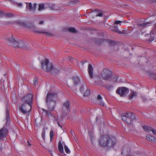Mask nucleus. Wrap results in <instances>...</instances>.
<instances>
[{
	"instance_id": "nucleus-39",
	"label": "nucleus",
	"mask_w": 156,
	"mask_h": 156,
	"mask_svg": "<svg viewBox=\"0 0 156 156\" xmlns=\"http://www.w3.org/2000/svg\"><path fill=\"white\" fill-rule=\"evenodd\" d=\"M42 136L43 139H44L45 137V132L44 130L42 132Z\"/></svg>"
},
{
	"instance_id": "nucleus-16",
	"label": "nucleus",
	"mask_w": 156,
	"mask_h": 156,
	"mask_svg": "<svg viewBox=\"0 0 156 156\" xmlns=\"http://www.w3.org/2000/svg\"><path fill=\"white\" fill-rule=\"evenodd\" d=\"M88 73L90 78L92 79L93 78V68L91 64H89L88 67Z\"/></svg>"
},
{
	"instance_id": "nucleus-50",
	"label": "nucleus",
	"mask_w": 156,
	"mask_h": 156,
	"mask_svg": "<svg viewBox=\"0 0 156 156\" xmlns=\"http://www.w3.org/2000/svg\"><path fill=\"white\" fill-rule=\"evenodd\" d=\"M128 156H135L131 154V155H129Z\"/></svg>"
},
{
	"instance_id": "nucleus-6",
	"label": "nucleus",
	"mask_w": 156,
	"mask_h": 156,
	"mask_svg": "<svg viewBox=\"0 0 156 156\" xmlns=\"http://www.w3.org/2000/svg\"><path fill=\"white\" fill-rule=\"evenodd\" d=\"M22 103H24L28 105H32L33 102V95L31 94L26 95L21 99Z\"/></svg>"
},
{
	"instance_id": "nucleus-29",
	"label": "nucleus",
	"mask_w": 156,
	"mask_h": 156,
	"mask_svg": "<svg viewBox=\"0 0 156 156\" xmlns=\"http://www.w3.org/2000/svg\"><path fill=\"white\" fill-rule=\"evenodd\" d=\"M64 147L66 152L67 154H70V151L67 146L66 145H64Z\"/></svg>"
},
{
	"instance_id": "nucleus-25",
	"label": "nucleus",
	"mask_w": 156,
	"mask_h": 156,
	"mask_svg": "<svg viewBox=\"0 0 156 156\" xmlns=\"http://www.w3.org/2000/svg\"><path fill=\"white\" fill-rule=\"evenodd\" d=\"M143 129L146 131L149 132L151 131L152 127L147 126H142Z\"/></svg>"
},
{
	"instance_id": "nucleus-21",
	"label": "nucleus",
	"mask_w": 156,
	"mask_h": 156,
	"mask_svg": "<svg viewBox=\"0 0 156 156\" xmlns=\"http://www.w3.org/2000/svg\"><path fill=\"white\" fill-rule=\"evenodd\" d=\"M146 139L147 140L151 142H154L155 141V138L154 137L149 135H147Z\"/></svg>"
},
{
	"instance_id": "nucleus-31",
	"label": "nucleus",
	"mask_w": 156,
	"mask_h": 156,
	"mask_svg": "<svg viewBox=\"0 0 156 156\" xmlns=\"http://www.w3.org/2000/svg\"><path fill=\"white\" fill-rule=\"evenodd\" d=\"M150 76L151 77L156 80V74L152 73L150 74Z\"/></svg>"
},
{
	"instance_id": "nucleus-4",
	"label": "nucleus",
	"mask_w": 156,
	"mask_h": 156,
	"mask_svg": "<svg viewBox=\"0 0 156 156\" xmlns=\"http://www.w3.org/2000/svg\"><path fill=\"white\" fill-rule=\"evenodd\" d=\"M12 37L8 38L7 40L11 44H12L15 48H23L24 47V44L23 42L21 40H19L18 41H15L13 36L12 35Z\"/></svg>"
},
{
	"instance_id": "nucleus-42",
	"label": "nucleus",
	"mask_w": 156,
	"mask_h": 156,
	"mask_svg": "<svg viewBox=\"0 0 156 156\" xmlns=\"http://www.w3.org/2000/svg\"><path fill=\"white\" fill-rule=\"evenodd\" d=\"M44 21L43 20H41L39 22V25H43L44 24Z\"/></svg>"
},
{
	"instance_id": "nucleus-23",
	"label": "nucleus",
	"mask_w": 156,
	"mask_h": 156,
	"mask_svg": "<svg viewBox=\"0 0 156 156\" xmlns=\"http://www.w3.org/2000/svg\"><path fill=\"white\" fill-rule=\"evenodd\" d=\"M136 92L133 91H131L129 94V99H132L133 98H135L136 96Z\"/></svg>"
},
{
	"instance_id": "nucleus-52",
	"label": "nucleus",
	"mask_w": 156,
	"mask_h": 156,
	"mask_svg": "<svg viewBox=\"0 0 156 156\" xmlns=\"http://www.w3.org/2000/svg\"><path fill=\"white\" fill-rule=\"evenodd\" d=\"M119 82H122V81H121V79L119 81Z\"/></svg>"
},
{
	"instance_id": "nucleus-54",
	"label": "nucleus",
	"mask_w": 156,
	"mask_h": 156,
	"mask_svg": "<svg viewBox=\"0 0 156 156\" xmlns=\"http://www.w3.org/2000/svg\"><path fill=\"white\" fill-rule=\"evenodd\" d=\"M154 26L155 27V28H156V23L155 24Z\"/></svg>"
},
{
	"instance_id": "nucleus-18",
	"label": "nucleus",
	"mask_w": 156,
	"mask_h": 156,
	"mask_svg": "<svg viewBox=\"0 0 156 156\" xmlns=\"http://www.w3.org/2000/svg\"><path fill=\"white\" fill-rule=\"evenodd\" d=\"M60 69L58 67L53 66V67L50 73L53 75H55L58 73Z\"/></svg>"
},
{
	"instance_id": "nucleus-40",
	"label": "nucleus",
	"mask_w": 156,
	"mask_h": 156,
	"mask_svg": "<svg viewBox=\"0 0 156 156\" xmlns=\"http://www.w3.org/2000/svg\"><path fill=\"white\" fill-rule=\"evenodd\" d=\"M6 16L8 17H10L14 16L12 14L9 13L6 14Z\"/></svg>"
},
{
	"instance_id": "nucleus-41",
	"label": "nucleus",
	"mask_w": 156,
	"mask_h": 156,
	"mask_svg": "<svg viewBox=\"0 0 156 156\" xmlns=\"http://www.w3.org/2000/svg\"><path fill=\"white\" fill-rule=\"evenodd\" d=\"M151 131L154 134L156 135V130L153 129L152 128Z\"/></svg>"
},
{
	"instance_id": "nucleus-9",
	"label": "nucleus",
	"mask_w": 156,
	"mask_h": 156,
	"mask_svg": "<svg viewBox=\"0 0 156 156\" xmlns=\"http://www.w3.org/2000/svg\"><path fill=\"white\" fill-rule=\"evenodd\" d=\"M8 125L7 122L3 127L0 129V139H2L8 134Z\"/></svg>"
},
{
	"instance_id": "nucleus-48",
	"label": "nucleus",
	"mask_w": 156,
	"mask_h": 156,
	"mask_svg": "<svg viewBox=\"0 0 156 156\" xmlns=\"http://www.w3.org/2000/svg\"><path fill=\"white\" fill-rule=\"evenodd\" d=\"M112 87H112V86H111V87H107V89H108V90H109L110 89H111V88H112Z\"/></svg>"
},
{
	"instance_id": "nucleus-22",
	"label": "nucleus",
	"mask_w": 156,
	"mask_h": 156,
	"mask_svg": "<svg viewBox=\"0 0 156 156\" xmlns=\"http://www.w3.org/2000/svg\"><path fill=\"white\" fill-rule=\"evenodd\" d=\"M58 149L59 151L62 154H64L63 144L61 143V142H59L58 143Z\"/></svg>"
},
{
	"instance_id": "nucleus-38",
	"label": "nucleus",
	"mask_w": 156,
	"mask_h": 156,
	"mask_svg": "<svg viewBox=\"0 0 156 156\" xmlns=\"http://www.w3.org/2000/svg\"><path fill=\"white\" fill-rule=\"evenodd\" d=\"M102 14L103 13L101 11H100V12L99 13H97L96 15V16L101 17L102 16Z\"/></svg>"
},
{
	"instance_id": "nucleus-43",
	"label": "nucleus",
	"mask_w": 156,
	"mask_h": 156,
	"mask_svg": "<svg viewBox=\"0 0 156 156\" xmlns=\"http://www.w3.org/2000/svg\"><path fill=\"white\" fill-rule=\"evenodd\" d=\"M17 5L19 6V7H21L22 6V3H17Z\"/></svg>"
},
{
	"instance_id": "nucleus-56",
	"label": "nucleus",
	"mask_w": 156,
	"mask_h": 156,
	"mask_svg": "<svg viewBox=\"0 0 156 156\" xmlns=\"http://www.w3.org/2000/svg\"><path fill=\"white\" fill-rule=\"evenodd\" d=\"M133 114V113H132L131 114V115H132Z\"/></svg>"
},
{
	"instance_id": "nucleus-15",
	"label": "nucleus",
	"mask_w": 156,
	"mask_h": 156,
	"mask_svg": "<svg viewBox=\"0 0 156 156\" xmlns=\"http://www.w3.org/2000/svg\"><path fill=\"white\" fill-rule=\"evenodd\" d=\"M43 110L45 112L47 115L49 117L53 119V120L57 122L58 121V117L55 115H53L50 112L48 111L43 109Z\"/></svg>"
},
{
	"instance_id": "nucleus-7",
	"label": "nucleus",
	"mask_w": 156,
	"mask_h": 156,
	"mask_svg": "<svg viewBox=\"0 0 156 156\" xmlns=\"http://www.w3.org/2000/svg\"><path fill=\"white\" fill-rule=\"evenodd\" d=\"M108 135H105L102 136L100 138L99 140V143L101 146L103 147H108Z\"/></svg>"
},
{
	"instance_id": "nucleus-24",
	"label": "nucleus",
	"mask_w": 156,
	"mask_h": 156,
	"mask_svg": "<svg viewBox=\"0 0 156 156\" xmlns=\"http://www.w3.org/2000/svg\"><path fill=\"white\" fill-rule=\"evenodd\" d=\"M151 23V22H147L142 23H140L138 24L139 26H142L143 27H145L146 26H149Z\"/></svg>"
},
{
	"instance_id": "nucleus-1",
	"label": "nucleus",
	"mask_w": 156,
	"mask_h": 156,
	"mask_svg": "<svg viewBox=\"0 0 156 156\" xmlns=\"http://www.w3.org/2000/svg\"><path fill=\"white\" fill-rule=\"evenodd\" d=\"M58 95L55 92H48L47 94L45 102L49 111H52L56 106Z\"/></svg>"
},
{
	"instance_id": "nucleus-27",
	"label": "nucleus",
	"mask_w": 156,
	"mask_h": 156,
	"mask_svg": "<svg viewBox=\"0 0 156 156\" xmlns=\"http://www.w3.org/2000/svg\"><path fill=\"white\" fill-rule=\"evenodd\" d=\"M6 123L7 122V124L9 126V123H8V122L9 121L10 119H9V112L8 110H6Z\"/></svg>"
},
{
	"instance_id": "nucleus-51",
	"label": "nucleus",
	"mask_w": 156,
	"mask_h": 156,
	"mask_svg": "<svg viewBox=\"0 0 156 156\" xmlns=\"http://www.w3.org/2000/svg\"><path fill=\"white\" fill-rule=\"evenodd\" d=\"M128 149H129V153L130 151V148H129Z\"/></svg>"
},
{
	"instance_id": "nucleus-20",
	"label": "nucleus",
	"mask_w": 156,
	"mask_h": 156,
	"mask_svg": "<svg viewBox=\"0 0 156 156\" xmlns=\"http://www.w3.org/2000/svg\"><path fill=\"white\" fill-rule=\"evenodd\" d=\"M73 82L74 85L75 86H77L80 83V80L79 77H74L73 78Z\"/></svg>"
},
{
	"instance_id": "nucleus-17",
	"label": "nucleus",
	"mask_w": 156,
	"mask_h": 156,
	"mask_svg": "<svg viewBox=\"0 0 156 156\" xmlns=\"http://www.w3.org/2000/svg\"><path fill=\"white\" fill-rule=\"evenodd\" d=\"M65 108H66V112H68L70 111L69 102V101H66L64 103L62 108V110L65 109Z\"/></svg>"
},
{
	"instance_id": "nucleus-26",
	"label": "nucleus",
	"mask_w": 156,
	"mask_h": 156,
	"mask_svg": "<svg viewBox=\"0 0 156 156\" xmlns=\"http://www.w3.org/2000/svg\"><path fill=\"white\" fill-rule=\"evenodd\" d=\"M45 9V7L43 4H41L38 5V10L39 11H41Z\"/></svg>"
},
{
	"instance_id": "nucleus-14",
	"label": "nucleus",
	"mask_w": 156,
	"mask_h": 156,
	"mask_svg": "<svg viewBox=\"0 0 156 156\" xmlns=\"http://www.w3.org/2000/svg\"><path fill=\"white\" fill-rule=\"evenodd\" d=\"M94 84L99 86H101L103 84L102 81L99 76L94 77Z\"/></svg>"
},
{
	"instance_id": "nucleus-5",
	"label": "nucleus",
	"mask_w": 156,
	"mask_h": 156,
	"mask_svg": "<svg viewBox=\"0 0 156 156\" xmlns=\"http://www.w3.org/2000/svg\"><path fill=\"white\" fill-rule=\"evenodd\" d=\"M32 109V105H28L24 103H22L20 107V111L23 114H27L31 111Z\"/></svg>"
},
{
	"instance_id": "nucleus-33",
	"label": "nucleus",
	"mask_w": 156,
	"mask_h": 156,
	"mask_svg": "<svg viewBox=\"0 0 156 156\" xmlns=\"http://www.w3.org/2000/svg\"><path fill=\"white\" fill-rule=\"evenodd\" d=\"M118 79V77L116 76H114L112 77V80L114 82H116Z\"/></svg>"
},
{
	"instance_id": "nucleus-2",
	"label": "nucleus",
	"mask_w": 156,
	"mask_h": 156,
	"mask_svg": "<svg viewBox=\"0 0 156 156\" xmlns=\"http://www.w3.org/2000/svg\"><path fill=\"white\" fill-rule=\"evenodd\" d=\"M16 23L18 24L19 26H21L23 27H27L31 30L32 31H34L37 33H45L47 36H49L51 35V34L45 32L44 30L36 31L35 30L36 29L35 27L31 23H26L25 22L22 21L20 20H18L16 21Z\"/></svg>"
},
{
	"instance_id": "nucleus-34",
	"label": "nucleus",
	"mask_w": 156,
	"mask_h": 156,
	"mask_svg": "<svg viewBox=\"0 0 156 156\" xmlns=\"http://www.w3.org/2000/svg\"><path fill=\"white\" fill-rule=\"evenodd\" d=\"M90 94V91L89 90H86L85 93L84 94V96H87Z\"/></svg>"
},
{
	"instance_id": "nucleus-12",
	"label": "nucleus",
	"mask_w": 156,
	"mask_h": 156,
	"mask_svg": "<svg viewBox=\"0 0 156 156\" xmlns=\"http://www.w3.org/2000/svg\"><path fill=\"white\" fill-rule=\"evenodd\" d=\"M122 120L128 123H129L130 125H132V122L135 119V116H134L133 118L132 119L130 117H129V114L128 113H126L124 115H122Z\"/></svg>"
},
{
	"instance_id": "nucleus-11",
	"label": "nucleus",
	"mask_w": 156,
	"mask_h": 156,
	"mask_svg": "<svg viewBox=\"0 0 156 156\" xmlns=\"http://www.w3.org/2000/svg\"><path fill=\"white\" fill-rule=\"evenodd\" d=\"M128 92V89L125 87L118 88L116 91V93L119 94L121 96H123L127 94Z\"/></svg>"
},
{
	"instance_id": "nucleus-44",
	"label": "nucleus",
	"mask_w": 156,
	"mask_h": 156,
	"mask_svg": "<svg viewBox=\"0 0 156 156\" xmlns=\"http://www.w3.org/2000/svg\"><path fill=\"white\" fill-rule=\"evenodd\" d=\"M57 122V123H58V126L60 127L61 128H62V126L60 124H59V123L58 122V121Z\"/></svg>"
},
{
	"instance_id": "nucleus-30",
	"label": "nucleus",
	"mask_w": 156,
	"mask_h": 156,
	"mask_svg": "<svg viewBox=\"0 0 156 156\" xmlns=\"http://www.w3.org/2000/svg\"><path fill=\"white\" fill-rule=\"evenodd\" d=\"M114 27H115L116 28V29H114L112 30V31H115L116 32L119 33L120 34H122V32L121 31H120L118 29V26H114Z\"/></svg>"
},
{
	"instance_id": "nucleus-8",
	"label": "nucleus",
	"mask_w": 156,
	"mask_h": 156,
	"mask_svg": "<svg viewBox=\"0 0 156 156\" xmlns=\"http://www.w3.org/2000/svg\"><path fill=\"white\" fill-rule=\"evenodd\" d=\"M112 75V72L107 69H104L101 73V75L103 79L105 80L109 79Z\"/></svg>"
},
{
	"instance_id": "nucleus-36",
	"label": "nucleus",
	"mask_w": 156,
	"mask_h": 156,
	"mask_svg": "<svg viewBox=\"0 0 156 156\" xmlns=\"http://www.w3.org/2000/svg\"><path fill=\"white\" fill-rule=\"evenodd\" d=\"M53 136V131H50V136L51 140L52 139Z\"/></svg>"
},
{
	"instance_id": "nucleus-47",
	"label": "nucleus",
	"mask_w": 156,
	"mask_h": 156,
	"mask_svg": "<svg viewBox=\"0 0 156 156\" xmlns=\"http://www.w3.org/2000/svg\"><path fill=\"white\" fill-rule=\"evenodd\" d=\"M154 36H152V37H151V39L150 40V41H153V40H154Z\"/></svg>"
},
{
	"instance_id": "nucleus-46",
	"label": "nucleus",
	"mask_w": 156,
	"mask_h": 156,
	"mask_svg": "<svg viewBox=\"0 0 156 156\" xmlns=\"http://www.w3.org/2000/svg\"><path fill=\"white\" fill-rule=\"evenodd\" d=\"M27 145H28L29 146H30L31 145V144H30V143H29V141H27Z\"/></svg>"
},
{
	"instance_id": "nucleus-32",
	"label": "nucleus",
	"mask_w": 156,
	"mask_h": 156,
	"mask_svg": "<svg viewBox=\"0 0 156 156\" xmlns=\"http://www.w3.org/2000/svg\"><path fill=\"white\" fill-rule=\"evenodd\" d=\"M86 87L87 88L86 86V85H82L80 89V91L82 92H83L84 90V88Z\"/></svg>"
},
{
	"instance_id": "nucleus-53",
	"label": "nucleus",
	"mask_w": 156,
	"mask_h": 156,
	"mask_svg": "<svg viewBox=\"0 0 156 156\" xmlns=\"http://www.w3.org/2000/svg\"><path fill=\"white\" fill-rule=\"evenodd\" d=\"M98 119V117H97L96 118V121H97Z\"/></svg>"
},
{
	"instance_id": "nucleus-28",
	"label": "nucleus",
	"mask_w": 156,
	"mask_h": 156,
	"mask_svg": "<svg viewBox=\"0 0 156 156\" xmlns=\"http://www.w3.org/2000/svg\"><path fill=\"white\" fill-rule=\"evenodd\" d=\"M68 30L70 32L73 33H75L76 32V30L74 27H71V28H69L68 29Z\"/></svg>"
},
{
	"instance_id": "nucleus-49",
	"label": "nucleus",
	"mask_w": 156,
	"mask_h": 156,
	"mask_svg": "<svg viewBox=\"0 0 156 156\" xmlns=\"http://www.w3.org/2000/svg\"><path fill=\"white\" fill-rule=\"evenodd\" d=\"M143 100L144 101H146V99L145 98H143Z\"/></svg>"
},
{
	"instance_id": "nucleus-55",
	"label": "nucleus",
	"mask_w": 156,
	"mask_h": 156,
	"mask_svg": "<svg viewBox=\"0 0 156 156\" xmlns=\"http://www.w3.org/2000/svg\"><path fill=\"white\" fill-rule=\"evenodd\" d=\"M56 10H60V9H57Z\"/></svg>"
},
{
	"instance_id": "nucleus-37",
	"label": "nucleus",
	"mask_w": 156,
	"mask_h": 156,
	"mask_svg": "<svg viewBox=\"0 0 156 156\" xmlns=\"http://www.w3.org/2000/svg\"><path fill=\"white\" fill-rule=\"evenodd\" d=\"M122 23H123V21H122L115 20L114 22V23L113 24V25L114 24H118Z\"/></svg>"
},
{
	"instance_id": "nucleus-19",
	"label": "nucleus",
	"mask_w": 156,
	"mask_h": 156,
	"mask_svg": "<svg viewBox=\"0 0 156 156\" xmlns=\"http://www.w3.org/2000/svg\"><path fill=\"white\" fill-rule=\"evenodd\" d=\"M98 103V104L101 106H105L104 102L102 101V97L100 95H98L97 98Z\"/></svg>"
},
{
	"instance_id": "nucleus-45",
	"label": "nucleus",
	"mask_w": 156,
	"mask_h": 156,
	"mask_svg": "<svg viewBox=\"0 0 156 156\" xmlns=\"http://www.w3.org/2000/svg\"><path fill=\"white\" fill-rule=\"evenodd\" d=\"M77 2V1H74L72 2V4H75Z\"/></svg>"
},
{
	"instance_id": "nucleus-13",
	"label": "nucleus",
	"mask_w": 156,
	"mask_h": 156,
	"mask_svg": "<svg viewBox=\"0 0 156 156\" xmlns=\"http://www.w3.org/2000/svg\"><path fill=\"white\" fill-rule=\"evenodd\" d=\"M108 147H111L114 145L116 142V140L115 137L108 136Z\"/></svg>"
},
{
	"instance_id": "nucleus-35",
	"label": "nucleus",
	"mask_w": 156,
	"mask_h": 156,
	"mask_svg": "<svg viewBox=\"0 0 156 156\" xmlns=\"http://www.w3.org/2000/svg\"><path fill=\"white\" fill-rule=\"evenodd\" d=\"M37 79L36 77H34L33 80L34 84L35 85H36L37 83Z\"/></svg>"
},
{
	"instance_id": "nucleus-10",
	"label": "nucleus",
	"mask_w": 156,
	"mask_h": 156,
	"mask_svg": "<svg viewBox=\"0 0 156 156\" xmlns=\"http://www.w3.org/2000/svg\"><path fill=\"white\" fill-rule=\"evenodd\" d=\"M25 3L26 4V10H28L33 12L35 11L37 6V4L36 3H34L33 5L31 2H26Z\"/></svg>"
},
{
	"instance_id": "nucleus-3",
	"label": "nucleus",
	"mask_w": 156,
	"mask_h": 156,
	"mask_svg": "<svg viewBox=\"0 0 156 156\" xmlns=\"http://www.w3.org/2000/svg\"><path fill=\"white\" fill-rule=\"evenodd\" d=\"M41 64L42 69L47 72H50L53 67L52 63H50L49 60L47 59L43 61Z\"/></svg>"
}]
</instances>
